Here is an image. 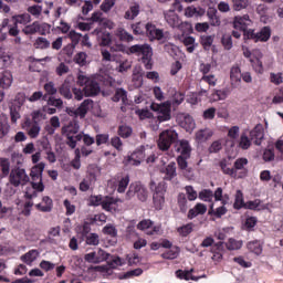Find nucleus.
Listing matches in <instances>:
<instances>
[{"label": "nucleus", "instance_id": "f257e3e1", "mask_svg": "<svg viewBox=\"0 0 283 283\" xmlns=\"http://www.w3.org/2000/svg\"><path fill=\"white\" fill-rule=\"evenodd\" d=\"M150 109L157 113V119H155V124H150L153 132H158L160 123H167V120H171V103H153L150 105Z\"/></svg>", "mask_w": 283, "mask_h": 283}, {"label": "nucleus", "instance_id": "f03ea898", "mask_svg": "<svg viewBox=\"0 0 283 283\" xmlns=\"http://www.w3.org/2000/svg\"><path fill=\"white\" fill-rule=\"evenodd\" d=\"M128 54H136V56H142V63H144L146 70H151V56H154V51L151 46L147 43L135 44L128 49Z\"/></svg>", "mask_w": 283, "mask_h": 283}, {"label": "nucleus", "instance_id": "7ed1b4c3", "mask_svg": "<svg viewBox=\"0 0 283 283\" xmlns=\"http://www.w3.org/2000/svg\"><path fill=\"white\" fill-rule=\"evenodd\" d=\"M149 187L153 191V202L155 209L157 211L163 210V207H165V193H167V184L165 181H160L158 184H156V181H150Z\"/></svg>", "mask_w": 283, "mask_h": 283}, {"label": "nucleus", "instance_id": "20e7f679", "mask_svg": "<svg viewBox=\"0 0 283 283\" xmlns=\"http://www.w3.org/2000/svg\"><path fill=\"white\" fill-rule=\"evenodd\" d=\"M118 202H123V200L115 199L114 197H105L103 199L102 196H92L90 198V205L92 207H99L101 205L104 211H108L109 213L118 211Z\"/></svg>", "mask_w": 283, "mask_h": 283}, {"label": "nucleus", "instance_id": "39448f33", "mask_svg": "<svg viewBox=\"0 0 283 283\" xmlns=\"http://www.w3.org/2000/svg\"><path fill=\"white\" fill-rule=\"evenodd\" d=\"M77 85L83 87L85 96H98L101 94V85L93 77H87L86 75H77Z\"/></svg>", "mask_w": 283, "mask_h": 283}, {"label": "nucleus", "instance_id": "423d86ee", "mask_svg": "<svg viewBox=\"0 0 283 283\" xmlns=\"http://www.w3.org/2000/svg\"><path fill=\"white\" fill-rule=\"evenodd\" d=\"M176 143H178V133L174 128H168L159 134L157 145L161 151H169L171 145Z\"/></svg>", "mask_w": 283, "mask_h": 283}, {"label": "nucleus", "instance_id": "0eeeda50", "mask_svg": "<svg viewBox=\"0 0 283 283\" xmlns=\"http://www.w3.org/2000/svg\"><path fill=\"white\" fill-rule=\"evenodd\" d=\"M9 182L12 187H25L30 182V176L24 168L15 166L9 174Z\"/></svg>", "mask_w": 283, "mask_h": 283}, {"label": "nucleus", "instance_id": "6e6552de", "mask_svg": "<svg viewBox=\"0 0 283 283\" xmlns=\"http://www.w3.org/2000/svg\"><path fill=\"white\" fill-rule=\"evenodd\" d=\"M45 169V163H39L31 169V185L35 191H44L45 186H43V171Z\"/></svg>", "mask_w": 283, "mask_h": 283}, {"label": "nucleus", "instance_id": "1a4fd4ad", "mask_svg": "<svg viewBox=\"0 0 283 283\" xmlns=\"http://www.w3.org/2000/svg\"><path fill=\"white\" fill-rule=\"evenodd\" d=\"M127 198H134V196H137L138 200H140V202H145L147 201L148 198V192H147V188H145V186H143L140 182L136 181L130 184L129 189L126 193Z\"/></svg>", "mask_w": 283, "mask_h": 283}, {"label": "nucleus", "instance_id": "9d476101", "mask_svg": "<svg viewBox=\"0 0 283 283\" xmlns=\"http://www.w3.org/2000/svg\"><path fill=\"white\" fill-rule=\"evenodd\" d=\"M84 260L88 264H101V262H107L109 260V253L103 249H96L93 252L86 253Z\"/></svg>", "mask_w": 283, "mask_h": 283}, {"label": "nucleus", "instance_id": "9b49d317", "mask_svg": "<svg viewBox=\"0 0 283 283\" xmlns=\"http://www.w3.org/2000/svg\"><path fill=\"white\" fill-rule=\"evenodd\" d=\"M149 154H151V148L149 146H140L130 155V165L138 167L143 160H146Z\"/></svg>", "mask_w": 283, "mask_h": 283}, {"label": "nucleus", "instance_id": "f8f14e48", "mask_svg": "<svg viewBox=\"0 0 283 283\" xmlns=\"http://www.w3.org/2000/svg\"><path fill=\"white\" fill-rule=\"evenodd\" d=\"M245 38L252 39V41H255V43H258L259 41L266 42V41H269V39H271V28L264 27L256 33H255V31L249 29L245 32Z\"/></svg>", "mask_w": 283, "mask_h": 283}, {"label": "nucleus", "instance_id": "ddd939ff", "mask_svg": "<svg viewBox=\"0 0 283 283\" xmlns=\"http://www.w3.org/2000/svg\"><path fill=\"white\" fill-rule=\"evenodd\" d=\"M251 18H249V14L244 15H237L233 20V28L234 30H241L243 32L244 36H247V32H249L248 28L251 27Z\"/></svg>", "mask_w": 283, "mask_h": 283}, {"label": "nucleus", "instance_id": "4468645a", "mask_svg": "<svg viewBox=\"0 0 283 283\" xmlns=\"http://www.w3.org/2000/svg\"><path fill=\"white\" fill-rule=\"evenodd\" d=\"M22 129H25L29 137L39 138V134H41V123L32 122V119L27 118L22 125Z\"/></svg>", "mask_w": 283, "mask_h": 283}, {"label": "nucleus", "instance_id": "2eb2a0df", "mask_svg": "<svg viewBox=\"0 0 283 283\" xmlns=\"http://www.w3.org/2000/svg\"><path fill=\"white\" fill-rule=\"evenodd\" d=\"M94 101L92 99H85L78 108L76 109H72V108H67V114L70 116H80V118H85V116L87 115V112H90V108L92 107Z\"/></svg>", "mask_w": 283, "mask_h": 283}, {"label": "nucleus", "instance_id": "dca6fc26", "mask_svg": "<svg viewBox=\"0 0 283 283\" xmlns=\"http://www.w3.org/2000/svg\"><path fill=\"white\" fill-rule=\"evenodd\" d=\"M139 231H145L147 235H158L160 233V226H155L154 222L149 219L142 220L137 224Z\"/></svg>", "mask_w": 283, "mask_h": 283}, {"label": "nucleus", "instance_id": "f3484780", "mask_svg": "<svg viewBox=\"0 0 283 283\" xmlns=\"http://www.w3.org/2000/svg\"><path fill=\"white\" fill-rule=\"evenodd\" d=\"M175 151L184 158H191V145L187 139H179L175 143Z\"/></svg>", "mask_w": 283, "mask_h": 283}, {"label": "nucleus", "instance_id": "a211bd4d", "mask_svg": "<svg viewBox=\"0 0 283 283\" xmlns=\"http://www.w3.org/2000/svg\"><path fill=\"white\" fill-rule=\"evenodd\" d=\"M91 34L96 36L98 45H102L103 48H107V45L112 43V34H109L107 31L95 29Z\"/></svg>", "mask_w": 283, "mask_h": 283}, {"label": "nucleus", "instance_id": "6ab92c4d", "mask_svg": "<svg viewBox=\"0 0 283 283\" xmlns=\"http://www.w3.org/2000/svg\"><path fill=\"white\" fill-rule=\"evenodd\" d=\"M74 78L72 76H69L64 80L62 85L59 87L57 92L63 96V98H66V101H72L73 94H72V81Z\"/></svg>", "mask_w": 283, "mask_h": 283}, {"label": "nucleus", "instance_id": "aec40b11", "mask_svg": "<svg viewBox=\"0 0 283 283\" xmlns=\"http://www.w3.org/2000/svg\"><path fill=\"white\" fill-rule=\"evenodd\" d=\"M179 125L188 132V134H191L193 129H196V122L193 120V117L191 115L182 114L179 116Z\"/></svg>", "mask_w": 283, "mask_h": 283}, {"label": "nucleus", "instance_id": "412c9836", "mask_svg": "<svg viewBox=\"0 0 283 283\" xmlns=\"http://www.w3.org/2000/svg\"><path fill=\"white\" fill-rule=\"evenodd\" d=\"M250 138L254 142V145H262V140L264 139V126H262V124H256L250 132Z\"/></svg>", "mask_w": 283, "mask_h": 283}, {"label": "nucleus", "instance_id": "4be33fe9", "mask_svg": "<svg viewBox=\"0 0 283 283\" xmlns=\"http://www.w3.org/2000/svg\"><path fill=\"white\" fill-rule=\"evenodd\" d=\"M230 81L232 87H238V85L242 83V70L240 69L239 65H233L230 69Z\"/></svg>", "mask_w": 283, "mask_h": 283}, {"label": "nucleus", "instance_id": "5701e85b", "mask_svg": "<svg viewBox=\"0 0 283 283\" xmlns=\"http://www.w3.org/2000/svg\"><path fill=\"white\" fill-rule=\"evenodd\" d=\"M146 34L150 39V41L157 40L160 41L165 34L163 33V30L157 29L156 25L151 23L146 24Z\"/></svg>", "mask_w": 283, "mask_h": 283}, {"label": "nucleus", "instance_id": "b1692460", "mask_svg": "<svg viewBox=\"0 0 283 283\" xmlns=\"http://www.w3.org/2000/svg\"><path fill=\"white\" fill-rule=\"evenodd\" d=\"M165 21L170 25V28L180 27V17L174 12V10H168L164 12Z\"/></svg>", "mask_w": 283, "mask_h": 283}, {"label": "nucleus", "instance_id": "393cba45", "mask_svg": "<svg viewBox=\"0 0 283 283\" xmlns=\"http://www.w3.org/2000/svg\"><path fill=\"white\" fill-rule=\"evenodd\" d=\"M52 198L48 196L42 198V202L35 205V209H38V211H42V213H50V211H52Z\"/></svg>", "mask_w": 283, "mask_h": 283}, {"label": "nucleus", "instance_id": "a878e982", "mask_svg": "<svg viewBox=\"0 0 283 283\" xmlns=\"http://www.w3.org/2000/svg\"><path fill=\"white\" fill-rule=\"evenodd\" d=\"M13 81L14 77L12 76V72L4 71L0 77V87H2V90H10V87H12Z\"/></svg>", "mask_w": 283, "mask_h": 283}, {"label": "nucleus", "instance_id": "bb28decb", "mask_svg": "<svg viewBox=\"0 0 283 283\" xmlns=\"http://www.w3.org/2000/svg\"><path fill=\"white\" fill-rule=\"evenodd\" d=\"M205 213H207V206L205 203H197L188 211V219L193 220L197 216H205Z\"/></svg>", "mask_w": 283, "mask_h": 283}, {"label": "nucleus", "instance_id": "cd10ccee", "mask_svg": "<svg viewBox=\"0 0 283 283\" xmlns=\"http://www.w3.org/2000/svg\"><path fill=\"white\" fill-rule=\"evenodd\" d=\"M223 251H224V243L222 241L216 243L211 249V253H213L211 260L213 262H222Z\"/></svg>", "mask_w": 283, "mask_h": 283}, {"label": "nucleus", "instance_id": "c85d7f7f", "mask_svg": "<svg viewBox=\"0 0 283 283\" xmlns=\"http://www.w3.org/2000/svg\"><path fill=\"white\" fill-rule=\"evenodd\" d=\"M96 182V175L90 174L80 182V191H90L92 185Z\"/></svg>", "mask_w": 283, "mask_h": 283}, {"label": "nucleus", "instance_id": "c756f323", "mask_svg": "<svg viewBox=\"0 0 283 283\" xmlns=\"http://www.w3.org/2000/svg\"><path fill=\"white\" fill-rule=\"evenodd\" d=\"M78 129H81V126H78V123L71 122L66 126L62 127V134L64 136H72L78 134Z\"/></svg>", "mask_w": 283, "mask_h": 283}, {"label": "nucleus", "instance_id": "7c9ffc66", "mask_svg": "<svg viewBox=\"0 0 283 283\" xmlns=\"http://www.w3.org/2000/svg\"><path fill=\"white\" fill-rule=\"evenodd\" d=\"M207 17L210 21V25L212 28H220L222 21L220 20V17L218 15V10L217 9H211L207 12Z\"/></svg>", "mask_w": 283, "mask_h": 283}, {"label": "nucleus", "instance_id": "2f4dec72", "mask_svg": "<svg viewBox=\"0 0 283 283\" xmlns=\"http://www.w3.org/2000/svg\"><path fill=\"white\" fill-rule=\"evenodd\" d=\"M41 255L39 250H31L27 252L24 255L21 256L22 262L28 264L29 266H32V262H35V260Z\"/></svg>", "mask_w": 283, "mask_h": 283}, {"label": "nucleus", "instance_id": "473e14b6", "mask_svg": "<svg viewBox=\"0 0 283 283\" xmlns=\"http://www.w3.org/2000/svg\"><path fill=\"white\" fill-rule=\"evenodd\" d=\"M163 172L165 174L164 180H174L178 176L176 172V163L171 161L168 164Z\"/></svg>", "mask_w": 283, "mask_h": 283}, {"label": "nucleus", "instance_id": "72a5a7b5", "mask_svg": "<svg viewBox=\"0 0 283 283\" xmlns=\"http://www.w3.org/2000/svg\"><path fill=\"white\" fill-rule=\"evenodd\" d=\"M254 54H256V56L259 57H256L255 60L250 59V63L252 64V67L254 69L255 72L262 74V72H264L262 61H260V59H262V52H260V50H255Z\"/></svg>", "mask_w": 283, "mask_h": 283}, {"label": "nucleus", "instance_id": "f704fd0d", "mask_svg": "<svg viewBox=\"0 0 283 283\" xmlns=\"http://www.w3.org/2000/svg\"><path fill=\"white\" fill-rule=\"evenodd\" d=\"M220 168L227 176H231L232 178L237 177L235 169L231 168L230 159H223L220 161Z\"/></svg>", "mask_w": 283, "mask_h": 283}, {"label": "nucleus", "instance_id": "c9c22d12", "mask_svg": "<svg viewBox=\"0 0 283 283\" xmlns=\"http://www.w3.org/2000/svg\"><path fill=\"white\" fill-rule=\"evenodd\" d=\"M113 101L115 103L122 101L123 105H129V99H127V91H125L124 88H117L113 97Z\"/></svg>", "mask_w": 283, "mask_h": 283}, {"label": "nucleus", "instance_id": "e433bc0d", "mask_svg": "<svg viewBox=\"0 0 283 283\" xmlns=\"http://www.w3.org/2000/svg\"><path fill=\"white\" fill-rule=\"evenodd\" d=\"M83 140V135L81 133L75 135H66V145L71 147V149H76V144Z\"/></svg>", "mask_w": 283, "mask_h": 283}, {"label": "nucleus", "instance_id": "4c0bfd02", "mask_svg": "<svg viewBox=\"0 0 283 283\" xmlns=\"http://www.w3.org/2000/svg\"><path fill=\"white\" fill-rule=\"evenodd\" d=\"M211 136H213V132H211V129L209 128H203L196 133V138L199 143H205L206 140H209Z\"/></svg>", "mask_w": 283, "mask_h": 283}, {"label": "nucleus", "instance_id": "58836bf2", "mask_svg": "<svg viewBox=\"0 0 283 283\" xmlns=\"http://www.w3.org/2000/svg\"><path fill=\"white\" fill-rule=\"evenodd\" d=\"M116 36H118L119 41H125L126 43L134 41V35L123 28L116 30Z\"/></svg>", "mask_w": 283, "mask_h": 283}, {"label": "nucleus", "instance_id": "ea45409f", "mask_svg": "<svg viewBox=\"0 0 283 283\" xmlns=\"http://www.w3.org/2000/svg\"><path fill=\"white\" fill-rule=\"evenodd\" d=\"M169 94L172 96V105H181V103L185 101V94L176 91V88H170Z\"/></svg>", "mask_w": 283, "mask_h": 283}, {"label": "nucleus", "instance_id": "a19ab883", "mask_svg": "<svg viewBox=\"0 0 283 283\" xmlns=\"http://www.w3.org/2000/svg\"><path fill=\"white\" fill-rule=\"evenodd\" d=\"M50 45V41L43 36H39L38 39H35V42L33 43V48H35V50H48Z\"/></svg>", "mask_w": 283, "mask_h": 283}, {"label": "nucleus", "instance_id": "79ce46f5", "mask_svg": "<svg viewBox=\"0 0 283 283\" xmlns=\"http://www.w3.org/2000/svg\"><path fill=\"white\" fill-rule=\"evenodd\" d=\"M138 14H140V6L138 4H134L133 7H130L124 15V19H127L128 21L134 20L135 17H137Z\"/></svg>", "mask_w": 283, "mask_h": 283}, {"label": "nucleus", "instance_id": "37998d69", "mask_svg": "<svg viewBox=\"0 0 283 283\" xmlns=\"http://www.w3.org/2000/svg\"><path fill=\"white\" fill-rule=\"evenodd\" d=\"M242 240H235L233 238H230L226 243V247L228 251H240V249H242Z\"/></svg>", "mask_w": 283, "mask_h": 283}, {"label": "nucleus", "instance_id": "c03bdc74", "mask_svg": "<svg viewBox=\"0 0 283 283\" xmlns=\"http://www.w3.org/2000/svg\"><path fill=\"white\" fill-rule=\"evenodd\" d=\"M10 134V124L8 123V118H0V139L6 138Z\"/></svg>", "mask_w": 283, "mask_h": 283}, {"label": "nucleus", "instance_id": "a18cd8bd", "mask_svg": "<svg viewBox=\"0 0 283 283\" xmlns=\"http://www.w3.org/2000/svg\"><path fill=\"white\" fill-rule=\"evenodd\" d=\"M12 19L15 20V24L28 25L32 21V17L29 13H22L19 15H13Z\"/></svg>", "mask_w": 283, "mask_h": 283}, {"label": "nucleus", "instance_id": "49530a36", "mask_svg": "<svg viewBox=\"0 0 283 283\" xmlns=\"http://www.w3.org/2000/svg\"><path fill=\"white\" fill-rule=\"evenodd\" d=\"M91 21H93V23H98L99 25H107V23H109V20L105 19L101 11L94 12L91 17Z\"/></svg>", "mask_w": 283, "mask_h": 283}, {"label": "nucleus", "instance_id": "de8ad7c7", "mask_svg": "<svg viewBox=\"0 0 283 283\" xmlns=\"http://www.w3.org/2000/svg\"><path fill=\"white\" fill-rule=\"evenodd\" d=\"M180 254V248L175 247L171 250H168L161 254V258L164 260H176L178 255Z\"/></svg>", "mask_w": 283, "mask_h": 283}, {"label": "nucleus", "instance_id": "09e8293b", "mask_svg": "<svg viewBox=\"0 0 283 283\" xmlns=\"http://www.w3.org/2000/svg\"><path fill=\"white\" fill-rule=\"evenodd\" d=\"M178 207L182 213H187V209H189L187 195L179 193L177 198Z\"/></svg>", "mask_w": 283, "mask_h": 283}, {"label": "nucleus", "instance_id": "8fccbe9b", "mask_svg": "<svg viewBox=\"0 0 283 283\" xmlns=\"http://www.w3.org/2000/svg\"><path fill=\"white\" fill-rule=\"evenodd\" d=\"M216 35H201L200 41L203 50H211Z\"/></svg>", "mask_w": 283, "mask_h": 283}, {"label": "nucleus", "instance_id": "3c124183", "mask_svg": "<svg viewBox=\"0 0 283 283\" xmlns=\"http://www.w3.org/2000/svg\"><path fill=\"white\" fill-rule=\"evenodd\" d=\"M0 167L4 178L10 176V159L0 157Z\"/></svg>", "mask_w": 283, "mask_h": 283}, {"label": "nucleus", "instance_id": "603ef678", "mask_svg": "<svg viewBox=\"0 0 283 283\" xmlns=\"http://www.w3.org/2000/svg\"><path fill=\"white\" fill-rule=\"evenodd\" d=\"M232 8L235 12H240L241 10H247L249 8V0H231Z\"/></svg>", "mask_w": 283, "mask_h": 283}, {"label": "nucleus", "instance_id": "864d4df0", "mask_svg": "<svg viewBox=\"0 0 283 283\" xmlns=\"http://www.w3.org/2000/svg\"><path fill=\"white\" fill-rule=\"evenodd\" d=\"M102 232L104 233V235H109V238H117L118 235V230L112 223L106 224L103 228Z\"/></svg>", "mask_w": 283, "mask_h": 283}, {"label": "nucleus", "instance_id": "5fc2aeb1", "mask_svg": "<svg viewBox=\"0 0 283 283\" xmlns=\"http://www.w3.org/2000/svg\"><path fill=\"white\" fill-rule=\"evenodd\" d=\"M138 275H143V269L140 268L124 273L119 276V280H132V277H138Z\"/></svg>", "mask_w": 283, "mask_h": 283}, {"label": "nucleus", "instance_id": "6e6d98bb", "mask_svg": "<svg viewBox=\"0 0 283 283\" xmlns=\"http://www.w3.org/2000/svg\"><path fill=\"white\" fill-rule=\"evenodd\" d=\"M192 231H193V223H187L177 229V233H179L181 238H187V235H189V233H192Z\"/></svg>", "mask_w": 283, "mask_h": 283}, {"label": "nucleus", "instance_id": "4d7b16f0", "mask_svg": "<svg viewBox=\"0 0 283 283\" xmlns=\"http://www.w3.org/2000/svg\"><path fill=\"white\" fill-rule=\"evenodd\" d=\"M248 249L255 255H260L262 253V243L260 241H250L248 243Z\"/></svg>", "mask_w": 283, "mask_h": 283}, {"label": "nucleus", "instance_id": "13d9d810", "mask_svg": "<svg viewBox=\"0 0 283 283\" xmlns=\"http://www.w3.org/2000/svg\"><path fill=\"white\" fill-rule=\"evenodd\" d=\"M233 207L234 209H242V207H245L244 195L242 193V190H237Z\"/></svg>", "mask_w": 283, "mask_h": 283}, {"label": "nucleus", "instance_id": "bf43d9fd", "mask_svg": "<svg viewBox=\"0 0 283 283\" xmlns=\"http://www.w3.org/2000/svg\"><path fill=\"white\" fill-rule=\"evenodd\" d=\"M86 238V244L90 247H98L101 244V238L97 233H90Z\"/></svg>", "mask_w": 283, "mask_h": 283}, {"label": "nucleus", "instance_id": "052dcab7", "mask_svg": "<svg viewBox=\"0 0 283 283\" xmlns=\"http://www.w3.org/2000/svg\"><path fill=\"white\" fill-rule=\"evenodd\" d=\"M199 200L203 202H211L213 200V191L210 189H203L199 192Z\"/></svg>", "mask_w": 283, "mask_h": 283}, {"label": "nucleus", "instance_id": "680f3d73", "mask_svg": "<svg viewBox=\"0 0 283 283\" xmlns=\"http://www.w3.org/2000/svg\"><path fill=\"white\" fill-rule=\"evenodd\" d=\"M134 34H146L147 32V24H144L143 22H138L136 24L132 25Z\"/></svg>", "mask_w": 283, "mask_h": 283}, {"label": "nucleus", "instance_id": "e2e57ef3", "mask_svg": "<svg viewBox=\"0 0 283 283\" xmlns=\"http://www.w3.org/2000/svg\"><path fill=\"white\" fill-rule=\"evenodd\" d=\"M185 191L190 202H193V200L198 199V191H196V189H193L192 186H186Z\"/></svg>", "mask_w": 283, "mask_h": 283}, {"label": "nucleus", "instance_id": "0e129e2a", "mask_svg": "<svg viewBox=\"0 0 283 283\" xmlns=\"http://www.w3.org/2000/svg\"><path fill=\"white\" fill-rule=\"evenodd\" d=\"M128 186H129V176H125L118 182V186H117L118 193H125V190L127 189Z\"/></svg>", "mask_w": 283, "mask_h": 283}, {"label": "nucleus", "instance_id": "69168bd1", "mask_svg": "<svg viewBox=\"0 0 283 283\" xmlns=\"http://www.w3.org/2000/svg\"><path fill=\"white\" fill-rule=\"evenodd\" d=\"M22 32L25 34H36V32H39V22L35 21L32 24L24 27Z\"/></svg>", "mask_w": 283, "mask_h": 283}, {"label": "nucleus", "instance_id": "338daca9", "mask_svg": "<svg viewBox=\"0 0 283 283\" xmlns=\"http://www.w3.org/2000/svg\"><path fill=\"white\" fill-rule=\"evenodd\" d=\"M132 127L127 126V125H122L118 127V135L122 138H129V136H132Z\"/></svg>", "mask_w": 283, "mask_h": 283}, {"label": "nucleus", "instance_id": "774afa93", "mask_svg": "<svg viewBox=\"0 0 283 283\" xmlns=\"http://www.w3.org/2000/svg\"><path fill=\"white\" fill-rule=\"evenodd\" d=\"M44 91L49 96H54L59 88L54 85V82H48L44 84Z\"/></svg>", "mask_w": 283, "mask_h": 283}]
</instances>
